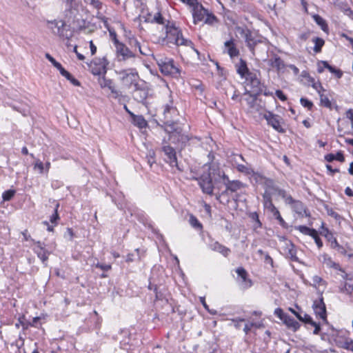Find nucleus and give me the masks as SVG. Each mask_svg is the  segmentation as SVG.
Here are the masks:
<instances>
[{"label":"nucleus","instance_id":"1","mask_svg":"<svg viewBox=\"0 0 353 353\" xmlns=\"http://www.w3.org/2000/svg\"><path fill=\"white\" fill-rule=\"evenodd\" d=\"M165 36L163 37V41L167 44H174L176 46H192V43L190 40L183 38L181 31L175 26L173 21H170L164 27Z\"/></svg>","mask_w":353,"mask_h":353},{"label":"nucleus","instance_id":"2","mask_svg":"<svg viewBox=\"0 0 353 353\" xmlns=\"http://www.w3.org/2000/svg\"><path fill=\"white\" fill-rule=\"evenodd\" d=\"M155 60L161 72L164 75H170L174 77H179L180 76V69L178 65L175 64L172 59L163 56H157Z\"/></svg>","mask_w":353,"mask_h":353},{"label":"nucleus","instance_id":"3","mask_svg":"<svg viewBox=\"0 0 353 353\" xmlns=\"http://www.w3.org/2000/svg\"><path fill=\"white\" fill-rule=\"evenodd\" d=\"M161 151L164 153L165 156L164 160L171 167L176 168L178 170L182 171V169L178 165L175 149L170 146L165 139L162 141Z\"/></svg>","mask_w":353,"mask_h":353},{"label":"nucleus","instance_id":"4","mask_svg":"<svg viewBox=\"0 0 353 353\" xmlns=\"http://www.w3.org/2000/svg\"><path fill=\"white\" fill-rule=\"evenodd\" d=\"M47 26L54 34L58 35L62 39H68L71 37V34L68 33L69 31L66 29L67 26L63 20L48 21Z\"/></svg>","mask_w":353,"mask_h":353},{"label":"nucleus","instance_id":"5","mask_svg":"<svg viewBox=\"0 0 353 353\" xmlns=\"http://www.w3.org/2000/svg\"><path fill=\"white\" fill-rule=\"evenodd\" d=\"M120 76V80L126 85L130 86L134 84L137 85V81L139 78V74L137 70L134 68H128L121 70L117 72Z\"/></svg>","mask_w":353,"mask_h":353},{"label":"nucleus","instance_id":"6","mask_svg":"<svg viewBox=\"0 0 353 353\" xmlns=\"http://www.w3.org/2000/svg\"><path fill=\"white\" fill-rule=\"evenodd\" d=\"M108 65V61L106 58H97L90 65L91 72L94 75L105 74L107 71Z\"/></svg>","mask_w":353,"mask_h":353},{"label":"nucleus","instance_id":"7","mask_svg":"<svg viewBox=\"0 0 353 353\" xmlns=\"http://www.w3.org/2000/svg\"><path fill=\"white\" fill-rule=\"evenodd\" d=\"M244 79L246 86L250 87L251 92L257 94L262 91L261 81L256 73L251 72Z\"/></svg>","mask_w":353,"mask_h":353},{"label":"nucleus","instance_id":"8","mask_svg":"<svg viewBox=\"0 0 353 353\" xmlns=\"http://www.w3.org/2000/svg\"><path fill=\"white\" fill-rule=\"evenodd\" d=\"M263 118L267 121L268 124L272 126L277 132H285V130L282 126L283 119L279 115L274 114L271 112H267L263 114Z\"/></svg>","mask_w":353,"mask_h":353},{"label":"nucleus","instance_id":"9","mask_svg":"<svg viewBox=\"0 0 353 353\" xmlns=\"http://www.w3.org/2000/svg\"><path fill=\"white\" fill-rule=\"evenodd\" d=\"M190 8H192L194 23L196 24L201 21H203L208 13V10L205 9L198 1Z\"/></svg>","mask_w":353,"mask_h":353},{"label":"nucleus","instance_id":"10","mask_svg":"<svg viewBox=\"0 0 353 353\" xmlns=\"http://www.w3.org/2000/svg\"><path fill=\"white\" fill-rule=\"evenodd\" d=\"M242 34L244 36L245 42L247 43V46L249 50L252 52L253 55H254V48L255 46L260 43H262L261 39L257 38L250 30H243Z\"/></svg>","mask_w":353,"mask_h":353},{"label":"nucleus","instance_id":"11","mask_svg":"<svg viewBox=\"0 0 353 353\" xmlns=\"http://www.w3.org/2000/svg\"><path fill=\"white\" fill-rule=\"evenodd\" d=\"M289 310L293 314H294L299 321H301L305 323L310 324L312 326L314 327V330L313 331L314 334L317 335L319 334V332L321 331L320 325L319 323L314 322L310 315H308L307 314H304L303 316H302L301 314H299V312H297L296 311H295L294 309H292L291 307L289 308Z\"/></svg>","mask_w":353,"mask_h":353},{"label":"nucleus","instance_id":"12","mask_svg":"<svg viewBox=\"0 0 353 353\" xmlns=\"http://www.w3.org/2000/svg\"><path fill=\"white\" fill-rule=\"evenodd\" d=\"M198 180L202 191L205 194L212 195L214 190L213 180L212 178H210L209 175L203 173Z\"/></svg>","mask_w":353,"mask_h":353},{"label":"nucleus","instance_id":"13","mask_svg":"<svg viewBox=\"0 0 353 353\" xmlns=\"http://www.w3.org/2000/svg\"><path fill=\"white\" fill-rule=\"evenodd\" d=\"M145 22L161 25L163 28L170 23V21L159 11L149 13L145 19Z\"/></svg>","mask_w":353,"mask_h":353},{"label":"nucleus","instance_id":"14","mask_svg":"<svg viewBox=\"0 0 353 353\" xmlns=\"http://www.w3.org/2000/svg\"><path fill=\"white\" fill-rule=\"evenodd\" d=\"M205 174L209 175L214 181H219L221 179H223V181L228 179V176L225 174L218 165L214 163H212L209 166L208 171Z\"/></svg>","mask_w":353,"mask_h":353},{"label":"nucleus","instance_id":"15","mask_svg":"<svg viewBox=\"0 0 353 353\" xmlns=\"http://www.w3.org/2000/svg\"><path fill=\"white\" fill-rule=\"evenodd\" d=\"M312 307L315 314L325 323H327L326 307L323 302V298L321 296L319 300L314 301Z\"/></svg>","mask_w":353,"mask_h":353},{"label":"nucleus","instance_id":"16","mask_svg":"<svg viewBox=\"0 0 353 353\" xmlns=\"http://www.w3.org/2000/svg\"><path fill=\"white\" fill-rule=\"evenodd\" d=\"M34 243V246L33 248L34 252L37 254V256L41 260V261L45 263L48 259V256L50 255V252H48L45 248V245L40 241L35 242L32 240Z\"/></svg>","mask_w":353,"mask_h":353},{"label":"nucleus","instance_id":"17","mask_svg":"<svg viewBox=\"0 0 353 353\" xmlns=\"http://www.w3.org/2000/svg\"><path fill=\"white\" fill-rule=\"evenodd\" d=\"M180 130H182L178 123L170 120H165V131L169 134L170 139H175L176 134L180 133Z\"/></svg>","mask_w":353,"mask_h":353},{"label":"nucleus","instance_id":"18","mask_svg":"<svg viewBox=\"0 0 353 353\" xmlns=\"http://www.w3.org/2000/svg\"><path fill=\"white\" fill-rule=\"evenodd\" d=\"M115 47L118 57L121 56L123 60H125L135 56L134 54L130 51L128 47H126L122 43H119L117 39H115Z\"/></svg>","mask_w":353,"mask_h":353},{"label":"nucleus","instance_id":"19","mask_svg":"<svg viewBox=\"0 0 353 353\" xmlns=\"http://www.w3.org/2000/svg\"><path fill=\"white\" fill-rule=\"evenodd\" d=\"M169 101L163 105V116L165 120H170L174 115L176 114L177 110L174 105L172 95H169Z\"/></svg>","mask_w":353,"mask_h":353},{"label":"nucleus","instance_id":"20","mask_svg":"<svg viewBox=\"0 0 353 353\" xmlns=\"http://www.w3.org/2000/svg\"><path fill=\"white\" fill-rule=\"evenodd\" d=\"M225 187L226 191H230L232 192H235L241 188H244V184L238 180L230 181L228 177V179L223 181Z\"/></svg>","mask_w":353,"mask_h":353},{"label":"nucleus","instance_id":"21","mask_svg":"<svg viewBox=\"0 0 353 353\" xmlns=\"http://www.w3.org/2000/svg\"><path fill=\"white\" fill-rule=\"evenodd\" d=\"M268 63L272 68L276 69L278 72L285 68L284 61L276 54H273V56L268 60Z\"/></svg>","mask_w":353,"mask_h":353},{"label":"nucleus","instance_id":"22","mask_svg":"<svg viewBox=\"0 0 353 353\" xmlns=\"http://www.w3.org/2000/svg\"><path fill=\"white\" fill-rule=\"evenodd\" d=\"M286 256L290 258L292 261H298V257L296 256V250L294 244L290 241L285 242V245L283 249Z\"/></svg>","mask_w":353,"mask_h":353},{"label":"nucleus","instance_id":"23","mask_svg":"<svg viewBox=\"0 0 353 353\" xmlns=\"http://www.w3.org/2000/svg\"><path fill=\"white\" fill-rule=\"evenodd\" d=\"M148 96V92L145 88H139L136 86L135 90L133 92V97L134 100L139 103H145V100Z\"/></svg>","mask_w":353,"mask_h":353},{"label":"nucleus","instance_id":"24","mask_svg":"<svg viewBox=\"0 0 353 353\" xmlns=\"http://www.w3.org/2000/svg\"><path fill=\"white\" fill-rule=\"evenodd\" d=\"M224 46L225 51L230 55L231 59L239 56V50L236 48L232 39L225 41Z\"/></svg>","mask_w":353,"mask_h":353},{"label":"nucleus","instance_id":"25","mask_svg":"<svg viewBox=\"0 0 353 353\" xmlns=\"http://www.w3.org/2000/svg\"><path fill=\"white\" fill-rule=\"evenodd\" d=\"M322 262L325 264L327 268H333L334 270L341 271L344 272L343 269L340 266V265L337 263L333 261L327 254H323L321 255Z\"/></svg>","mask_w":353,"mask_h":353},{"label":"nucleus","instance_id":"26","mask_svg":"<svg viewBox=\"0 0 353 353\" xmlns=\"http://www.w3.org/2000/svg\"><path fill=\"white\" fill-rule=\"evenodd\" d=\"M209 246L212 250L218 252L224 256H228L230 253V250L228 248L221 245L217 241L212 243Z\"/></svg>","mask_w":353,"mask_h":353},{"label":"nucleus","instance_id":"27","mask_svg":"<svg viewBox=\"0 0 353 353\" xmlns=\"http://www.w3.org/2000/svg\"><path fill=\"white\" fill-rule=\"evenodd\" d=\"M236 68L237 73L241 78H245L248 73L251 72L247 66L246 61L242 59H240L239 63L236 65Z\"/></svg>","mask_w":353,"mask_h":353},{"label":"nucleus","instance_id":"28","mask_svg":"<svg viewBox=\"0 0 353 353\" xmlns=\"http://www.w3.org/2000/svg\"><path fill=\"white\" fill-rule=\"evenodd\" d=\"M283 323L289 329H291L294 332H296L300 327V324L289 315H287V316L285 318Z\"/></svg>","mask_w":353,"mask_h":353},{"label":"nucleus","instance_id":"29","mask_svg":"<svg viewBox=\"0 0 353 353\" xmlns=\"http://www.w3.org/2000/svg\"><path fill=\"white\" fill-rule=\"evenodd\" d=\"M292 208L296 213L307 216L305 205L301 201L296 200L292 205Z\"/></svg>","mask_w":353,"mask_h":353},{"label":"nucleus","instance_id":"30","mask_svg":"<svg viewBox=\"0 0 353 353\" xmlns=\"http://www.w3.org/2000/svg\"><path fill=\"white\" fill-rule=\"evenodd\" d=\"M263 205L265 208L270 211L271 212H274L277 208L272 203L271 196L270 194L265 193L263 195Z\"/></svg>","mask_w":353,"mask_h":353},{"label":"nucleus","instance_id":"31","mask_svg":"<svg viewBox=\"0 0 353 353\" xmlns=\"http://www.w3.org/2000/svg\"><path fill=\"white\" fill-rule=\"evenodd\" d=\"M172 140L173 143H181V146H183L190 140V137L188 134L183 133L182 130H180V133L176 134L175 139Z\"/></svg>","mask_w":353,"mask_h":353},{"label":"nucleus","instance_id":"32","mask_svg":"<svg viewBox=\"0 0 353 353\" xmlns=\"http://www.w3.org/2000/svg\"><path fill=\"white\" fill-rule=\"evenodd\" d=\"M325 159L327 162H332L334 160H336L340 162H343L345 161L344 156L341 152H337L336 154L330 153L325 156Z\"/></svg>","mask_w":353,"mask_h":353},{"label":"nucleus","instance_id":"33","mask_svg":"<svg viewBox=\"0 0 353 353\" xmlns=\"http://www.w3.org/2000/svg\"><path fill=\"white\" fill-rule=\"evenodd\" d=\"M130 115L133 119V122L139 128H143L147 125L146 121L143 116H137L132 112H130Z\"/></svg>","mask_w":353,"mask_h":353},{"label":"nucleus","instance_id":"34","mask_svg":"<svg viewBox=\"0 0 353 353\" xmlns=\"http://www.w3.org/2000/svg\"><path fill=\"white\" fill-rule=\"evenodd\" d=\"M251 91H246L244 94V96H245L243 99L246 101L248 105L250 108H253L254 107V105L256 103V97L254 95L251 94L250 92Z\"/></svg>","mask_w":353,"mask_h":353},{"label":"nucleus","instance_id":"35","mask_svg":"<svg viewBox=\"0 0 353 353\" xmlns=\"http://www.w3.org/2000/svg\"><path fill=\"white\" fill-rule=\"evenodd\" d=\"M219 20L217 17L212 14V12L208 13L206 15L205 19L203 20L204 23L210 25V26H214L218 23Z\"/></svg>","mask_w":353,"mask_h":353},{"label":"nucleus","instance_id":"36","mask_svg":"<svg viewBox=\"0 0 353 353\" xmlns=\"http://www.w3.org/2000/svg\"><path fill=\"white\" fill-rule=\"evenodd\" d=\"M297 230L303 234L308 236H314L316 233V230L313 228H310L305 225H299L297 228Z\"/></svg>","mask_w":353,"mask_h":353},{"label":"nucleus","instance_id":"37","mask_svg":"<svg viewBox=\"0 0 353 353\" xmlns=\"http://www.w3.org/2000/svg\"><path fill=\"white\" fill-rule=\"evenodd\" d=\"M12 108L21 112L23 116H27L30 114V107L26 104L21 105H12Z\"/></svg>","mask_w":353,"mask_h":353},{"label":"nucleus","instance_id":"38","mask_svg":"<svg viewBox=\"0 0 353 353\" xmlns=\"http://www.w3.org/2000/svg\"><path fill=\"white\" fill-rule=\"evenodd\" d=\"M313 42L314 43V51L316 53L320 52L325 43L324 40L319 37H315L313 39Z\"/></svg>","mask_w":353,"mask_h":353},{"label":"nucleus","instance_id":"39","mask_svg":"<svg viewBox=\"0 0 353 353\" xmlns=\"http://www.w3.org/2000/svg\"><path fill=\"white\" fill-rule=\"evenodd\" d=\"M323 92H324L319 94L321 105H323L327 108H331L332 103L329 98L327 97V96Z\"/></svg>","mask_w":353,"mask_h":353},{"label":"nucleus","instance_id":"40","mask_svg":"<svg viewBox=\"0 0 353 353\" xmlns=\"http://www.w3.org/2000/svg\"><path fill=\"white\" fill-rule=\"evenodd\" d=\"M189 223L195 229H197V230L202 229L201 223L199 221V220L196 219V217L192 214H191L190 216Z\"/></svg>","mask_w":353,"mask_h":353},{"label":"nucleus","instance_id":"41","mask_svg":"<svg viewBox=\"0 0 353 353\" xmlns=\"http://www.w3.org/2000/svg\"><path fill=\"white\" fill-rule=\"evenodd\" d=\"M236 169L239 172L245 174H250L253 172L252 169L248 165L238 164L236 165Z\"/></svg>","mask_w":353,"mask_h":353},{"label":"nucleus","instance_id":"42","mask_svg":"<svg viewBox=\"0 0 353 353\" xmlns=\"http://www.w3.org/2000/svg\"><path fill=\"white\" fill-rule=\"evenodd\" d=\"M113 82L111 79H106L104 76L99 79V83L101 88H108Z\"/></svg>","mask_w":353,"mask_h":353},{"label":"nucleus","instance_id":"43","mask_svg":"<svg viewBox=\"0 0 353 353\" xmlns=\"http://www.w3.org/2000/svg\"><path fill=\"white\" fill-rule=\"evenodd\" d=\"M312 87L316 90V92L320 94L323 92H325V90L321 85V83L319 81H315L314 79H311Z\"/></svg>","mask_w":353,"mask_h":353},{"label":"nucleus","instance_id":"44","mask_svg":"<svg viewBox=\"0 0 353 353\" xmlns=\"http://www.w3.org/2000/svg\"><path fill=\"white\" fill-rule=\"evenodd\" d=\"M108 89L110 90L114 98L119 99L121 97H122L121 92L116 89L114 82L111 83V85H110Z\"/></svg>","mask_w":353,"mask_h":353},{"label":"nucleus","instance_id":"45","mask_svg":"<svg viewBox=\"0 0 353 353\" xmlns=\"http://www.w3.org/2000/svg\"><path fill=\"white\" fill-rule=\"evenodd\" d=\"M33 169L34 170H38L39 174H43L44 172V165L43 162L39 159H36L33 165Z\"/></svg>","mask_w":353,"mask_h":353},{"label":"nucleus","instance_id":"46","mask_svg":"<svg viewBox=\"0 0 353 353\" xmlns=\"http://www.w3.org/2000/svg\"><path fill=\"white\" fill-rule=\"evenodd\" d=\"M85 1L98 10L102 8L103 3L100 0H85Z\"/></svg>","mask_w":353,"mask_h":353},{"label":"nucleus","instance_id":"47","mask_svg":"<svg viewBox=\"0 0 353 353\" xmlns=\"http://www.w3.org/2000/svg\"><path fill=\"white\" fill-rule=\"evenodd\" d=\"M236 272L237 273L238 276L241 277L243 282H246L248 279V273L246 270L243 268H239L236 269Z\"/></svg>","mask_w":353,"mask_h":353},{"label":"nucleus","instance_id":"48","mask_svg":"<svg viewBox=\"0 0 353 353\" xmlns=\"http://www.w3.org/2000/svg\"><path fill=\"white\" fill-rule=\"evenodd\" d=\"M97 18L99 19L101 22H103L105 28H106L110 31V26L108 23V19L103 16L101 13L98 12L97 14Z\"/></svg>","mask_w":353,"mask_h":353},{"label":"nucleus","instance_id":"49","mask_svg":"<svg viewBox=\"0 0 353 353\" xmlns=\"http://www.w3.org/2000/svg\"><path fill=\"white\" fill-rule=\"evenodd\" d=\"M59 207V203H57L54 212V213L50 216V221L52 223H56L57 221L59 219V214H58V208Z\"/></svg>","mask_w":353,"mask_h":353},{"label":"nucleus","instance_id":"50","mask_svg":"<svg viewBox=\"0 0 353 353\" xmlns=\"http://www.w3.org/2000/svg\"><path fill=\"white\" fill-rule=\"evenodd\" d=\"M15 194V191L13 190H9L7 191H5L3 193L2 197L4 201H10Z\"/></svg>","mask_w":353,"mask_h":353},{"label":"nucleus","instance_id":"51","mask_svg":"<svg viewBox=\"0 0 353 353\" xmlns=\"http://www.w3.org/2000/svg\"><path fill=\"white\" fill-rule=\"evenodd\" d=\"M148 163L151 167L153 163H156L155 160V152L154 150H150L147 155Z\"/></svg>","mask_w":353,"mask_h":353},{"label":"nucleus","instance_id":"52","mask_svg":"<svg viewBox=\"0 0 353 353\" xmlns=\"http://www.w3.org/2000/svg\"><path fill=\"white\" fill-rule=\"evenodd\" d=\"M63 77L70 81L72 85L75 86L80 85V82L76 79L69 72H68V74H64Z\"/></svg>","mask_w":353,"mask_h":353},{"label":"nucleus","instance_id":"53","mask_svg":"<svg viewBox=\"0 0 353 353\" xmlns=\"http://www.w3.org/2000/svg\"><path fill=\"white\" fill-rule=\"evenodd\" d=\"M273 216L275 217L276 219H277L280 223L281 225L285 226L286 225L285 221L281 217L279 211L276 209L274 212H272Z\"/></svg>","mask_w":353,"mask_h":353},{"label":"nucleus","instance_id":"54","mask_svg":"<svg viewBox=\"0 0 353 353\" xmlns=\"http://www.w3.org/2000/svg\"><path fill=\"white\" fill-rule=\"evenodd\" d=\"M300 102L303 107L307 108L308 110H311L313 106L312 102L306 98H301Z\"/></svg>","mask_w":353,"mask_h":353},{"label":"nucleus","instance_id":"55","mask_svg":"<svg viewBox=\"0 0 353 353\" xmlns=\"http://www.w3.org/2000/svg\"><path fill=\"white\" fill-rule=\"evenodd\" d=\"M274 314L278 316L281 321H283L285 318L287 316V314H285L281 308H276L274 310Z\"/></svg>","mask_w":353,"mask_h":353},{"label":"nucleus","instance_id":"56","mask_svg":"<svg viewBox=\"0 0 353 353\" xmlns=\"http://www.w3.org/2000/svg\"><path fill=\"white\" fill-rule=\"evenodd\" d=\"M312 237L314 239V241H315L317 247L319 248V249H321L323 246V242H322L321 239L319 238V236H318L317 231H316L315 235L312 236Z\"/></svg>","mask_w":353,"mask_h":353},{"label":"nucleus","instance_id":"57","mask_svg":"<svg viewBox=\"0 0 353 353\" xmlns=\"http://www.w3.org/2000/svg\"><path fill=\"white\" fill-rule=\"evenodd\" d=\"M54 68H56L60 72V74L63 77L64 74H68V71L65 70L61 64L59 62H57L54 65Z\"/></svg>","mask_w":353,"mask_h":353},{"label":"nucleus","instance_id":"58","mask_svg":"<svg viewBox=\"0 0 353 353\" xmlns=\"http://www.w3.org/2000/svg\"><path fill=\"white\" fill-rule=\"evenodd\" d=\"M330 72L334 74L338 79H341L343 76V72L332 66V69L330 70Z\"/></svg>","mask_w":353,"mask_h":353},{"label":"nucleus","instance_id":"59","mask_svg":"<svg viewBox=\"0 0 353 353\" xmlns=\"http://www.w3.org/2000/svg\"><path fill=\"white\" fill-rule=\"evenodd\" d=\"M276 96L281 101H285L287 100V97L284 94L283 91L277 90L275 92Z\"/></svg>","mask_w":353,"mask_h":353},{"label":"nucleus","instance_id":"60","mask_svg":"<svg viewBox=\"0 0 353 353\" xmlns=\"http://www.w3.org/2000/svg\"><path fill=\"white\" fill-rule=\"evenodd\" d=\"M264 262L270 264L271 267H274V261L272 258L268 254V253L265 254Z\"/></svg>","mask_w":353,"mask_h":353},{"label":"nucleus","instance_id":"61","mask_svg":"<svg viewBox=\"0 0 353 353\" xmlns=\"http://www.w3.org/2000/svg\"><path fill=\"white\" fill-rule=\"evenodd\" d=\"M95 266L98 268L101 269L103 271H108L111 269V265L108 264H101L97 263Z\"/></svg>","mask_w":353,"mask_h":353},{"label":"nucleus","instance_id":"62","mask_svg":"<svg viewBox=\"0 0 353 353\" xmlns=\"http://www.w3.org/2000/svg\"><path fill=\"white\" fill-rule=\"evenodd\" d=\"M314 19H315L316 22L319 25H320V26H322V29H323V30H325V29H324V28H323V26H326V25H325V22L324 19H322V18H321L320 16H319V15H316V16H314Z\"/></svg>","mask_w":353,"mask_h":353},{"label":"nucleus","instance_id":"63","mask_svg":"<svg viewBox=\"0 0 353 353\" xmlns=\"http://www.w3.org/2000/svg\"><path fill=\"white\" fill-rule=\"evenodd\" d=\"M39 320L40 317H34L32 319V321L29 323V325L31 327H39L40 325Z\"/></svg>","mask_w":353,"mask_h":353},{"label":"nucleus","instance_id":"64","mask_svg":"<svg viewBox=\"0 0 353 353\" xmlns=\"http://www.w3.org/2000/svg\"><path fill=\"white\" fill-rule=\"evenodd\" d=\"M327 214L328 215L331 216L332 217L334 218L336 220L341 218L340 215L332 210H328Z\"/></svg>","mask_w":353,"mask_h":353}]
</instances>
